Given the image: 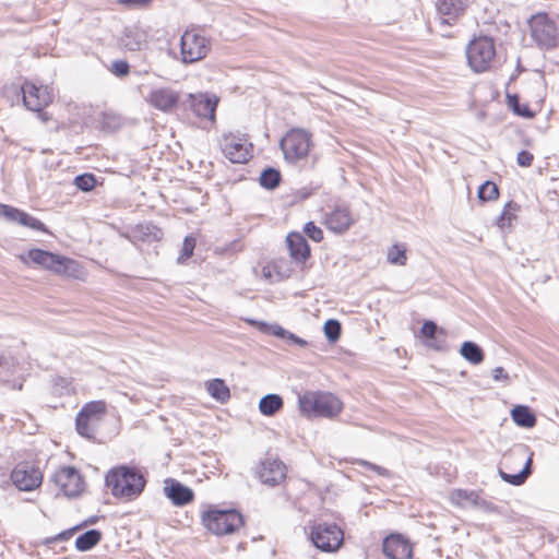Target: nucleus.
<instances>
[{
	"label": "nucleus",
	"mask_w": 559,
	"mask_h": 559,
	"mask_svg": "<svg viewBox=\"0 0 559 559\" xmlns=\"http://www.w3.org/2000/svg\"><path fill=\"white\" fill-rule=\"evenodd\" d=\"M105 484L114 497L132 500L143 492L146 479L136 467L119 465L107 472Z\"/></svg>",
	"instance_id": "obj_1"
},
{
	"label": "nucleus",
	"mask_w": 559,
	"mask_h": 559,
	"mask_svg": "<svg viewBox=\"0 0 559 559\" xmlns=\"http://www.w3.org/2000/svg\"><path fill=\"white\" fill-rule=\"evenodd\" d=\"M300 412L307 417L337 416L343 407L342 402L332 393L307 391L298 397Z\"/></svg>",
	"instance_id": "obj_2"
},
{
	"label": "nucleus",
	"mask_w": 559,
	"mask_h": 559,
	"mask_svg": "<svg viewBox=\"0 0 559 559\" xmlns=\"http://www.w3.org/2000/svg\"><path fill=\"white\" fill-rule=\"evenodd\" d=\"M20 259L24 263L29 260L34 264L59 275L73 276L78 267V262L73 259L38 248L29 249L26 255H21Z\"/></svg>",
	"instance_id": "obj_3"
},
{
	"label": "nucleus",
	"mask_w": 559,
	"mask_h": 559,
	"mask_svg": "<svg viewBox=\"0 0 559 559\" xmlns=\"http://www.w3.org/2000/svg\"><path fill=\"white\" fill-rule=\"evenodd\" d=\"M202 524L216 536L233 534L243 525L242 515L234 509H210L202 514Z\"/></svg>",
	"instance_id": "obj_4"
},
{
	"label": "nucleus",
	"mask_w": 559,
	"mask_h": 559,
	"mask_svg": "<svg viewBox=\"0 0 559 559\" xmlns=\"http://www.w3.org/2000/svg\"><path fill=\"white\" fill-rule=\"evenodd\" d=\"M496 47L491 37L480 36L469 41L466 58L473 71L480 73L488 70L495 60Z\"/></svg>",
	"instance_id": "obj_5"
},
{
	"label": "nucleus",
	"mask_w": 559,
	"mask_h": 559,
	"mask_svg": "<svg viewBox=\"0 0 559 559\" xmlns=\"http://www.w3.org/2000/svg\"><path fill=\"white\" fill-rule=\"evenodd\" d=\"M311 134L304 129H290L281 140L280 147L284 158L289 164H295L309 154Z\"/></svg>",
	"instance_id": "obj_6"
},
{
	"label": "nucleus",
	"mask_w": 559,
	"mask_h": 559,
	"mask_svg": "<svg viewBox=\"0 0 559 559\" xmlns=\"http://www.w3.org/2000/svg\"><path fill=\"white\" fill-rule=\"evenodd\" d=\"M528 25L532 38L540 48L551 49L557 46L559 27L555 19L547 13H538L530 19Z\"/></svg>",
	"instance_id": "obj_7"
},
{
	"label": "nucleus",
	"mask_w": 559,
	"mask_h": 559,
	"mask_svg": "<svg viewBox=\"0 0 559 559\" xmlns=\"http://www.w3.org/2000/svg\"><path fill=\"white\" fill-rule=\"evenodd\" d=\"M310 540L313 546L324 552H334L343 544V531L335 523H314L310 526Z\"/></svg>",
	"instance_id": "obj_8"
},
{
	"label": "nucleus",
	"mask_w": 559,
	"mask_h": 559,
	"mask_svg": "<svg viewBox=\"0 0 559 559\" xmlns=\"http://www.w3.org/2000/svg\"><path fill=\"white\" fill-rule=\"evenodd\" d=\"M221 148L224 156L233 164H246L253 156V145L242 134H224Z\"/></svg>",
	"instance_id": "obj_9"
},
{
	"label": "nucleus",
	"mask_w": 559,
	"mask_h": 559,
	"mask_svg": "<svg viewBox=\"0 0 559 559\" xmlns=\"http://www.w3.org/2000/svg\"><path fill=\"white\" fill-rule=\"evenodd\" d=\"M210 49V40L194 31H186L180 38V51L185 63L204 59Z\"/></svg>",
	"instance_id": "obj_10"
},
{
	"label": "nucleus",
	"mask_w": 559,
	"mask_h": 559,
	"mask_svg": "<svg viewBox=\"0 0 559 559\" xmlns=\"http://www.w3.org/2000/svg\"><path fill=\"white\" fill-rule=\"evenodd\" d=\"M51 480L59 487L60 491L71 498L83 491V479L79 471L73 466H64L55 472Z\"/></svg>",
	"instance_id": "obj_11"
},
{
	"label": "nucleus",
	"mask_w": 559,
	"mask_h": 559,
	"mask_svg": "<svg viewBox=\"0 0 559 559\" xmlns=\"http://www.w3.org/2000/svg\"><path fill=\"white\" fill-rule=\"evenodd\" d=\"M23 103L25 107L33 111H40L48 106L53 98L52 88L49 86H37L32 82H25L22 87Z\"/></svg>",
	"instance_id": "obj_12"
},
{
	"label": "nucleus",
	"mask_w": 559,
	"mask_h": 559,
	"mask_svg": "<svg viewBox=\"0 0 559 559\" xmlns=\"http://www.w3.org/2000/svg\"><path fill=\"white\" fill-rule=\"evenodd\" d=\"M218 104V98L210 94H189L183 102V106L193 111V114L203 119L212 122L215 121V111Z\"/></svg>",
	"instance_id": "obj_13"
},
{
	"label": "nucleus",
	"mask_w": 559,
	"mask_h": 559,
	"mask_svg": "<svg viewBox=\"0 0 559 559\" xmlns=\"http://www.w3.org/2000/svg\"><path fill=\"white\" fill-rule=\"evenodd\" d=\"M11 479L20 490L32 491L41 484L43 474L38 467L21 463L13 468Z\"/></svg>",
	"instance_id": "obj_14"
},
{
	"label": "nucleus",
	"mask_w": 559,
	"mask_h": 559,
	"mask_svg": "<svg viewBox=\"0 0 559 559\" xmlns=\"http://www.w3.org/2000/svg\"><path fill=\"white\" fill-rule=\"evenodd\" d=\"M324 223L332 233L343 235L355 223V218L347 205L335 204L333 209L326 213Z\"/></svg>",
	"instance_id": "obj_15"
},
{
	"label": "nucleus",
	"mask_w": 559,
	"mask_h": 559,
	"mask_svg": "<svg viewBox=\"0 0 559 559\" xmlns=\"http://www.w3.org/2000/svg\"><path fill=\"white\" fill-rule=\"evenodd\" d=\"M248 322L257 328L260 332L264 334L273 335L277 338L283 340L287 345L289 346H298V347H306L308 346V342L298 335L292 333L290 331L284 329L277 323L271 324L264 321L259 320H248Z\"/></svg>",
	"instance_id": "obj_16"
},
{
	"label": "nucleus",
	"mask_w": 559,
	"mask_h": 559,
	"mask_svg": "<svg viewBox=\"0 0 559 559\" xmlns=\"http://www.w3.org/2000/svg\"><path fill=\"white\" fill-rule=\"evenodd\" d=\"M257 476L261 483L274 487L285 479L286 466L278 459L267 457L260 463Z\"/></svg>",
	"instance_id": "obj_17"
},
{
	"label": "nucleus",
	"mask_w": 559,
	"mask_h": 559,
	"mask_svg": "<svg viewBox=\"0 0 559 559\" xmlns=\"http://www.w3.org/2000/svg\"><path fill=\"white\" fill-rule=\"evenodd\" d=\"M383 554L389 559H413V547L402 534L395 533L383 539Z\"/></svg>",
	"instance_id": "obj_18"
},
{
	"label": "nucleus",
	"mask_w": 559,
	"mask_h": 559,
	"mask_svg": "<svg viewBox=\"0 0 559 559\" xmlns=\"http://www.w3.org/2000/svg\"><path fill=\"white\" fill-rule=\"evenodd\" d=\"M179 93L169 87L152 90L145 97L146 103L163 112H170L179 103Z\"/></svg>",
	"instance_id": "obj_19"
},
{
	"label": "nucleus",
	"mask_w": 559,
	"mask_h": 559,
	"mask_svg": "<svg viewBox=\"0 0 559 559\" xmlns=\"http://www.w3.org/2000/svg\"><path fill=\"white\" fill-rule=\"evenodd\" d=\"M467 7V0H438L437 13L441 25H452Z\"/></svg>",
	"instance_id": "obj_20"
},
{
	"label": "nucleus",
	"mask_w": 559,
	"mask_h": 559,
	"mask_svg": "<svg viewBox=\"0 0 559 559\" xmlns=\"http://www.w3.org/2000/svg\"><path fill=\"white\" fill-rule=\"evenodd\" d=\"M164 492L166 497L177 507L190 503L194 498L193 490L174 478L165 480Z\"/></svg>",
	"instance_id": "obj_21"
},
{
	"label": "nucleus",
	"mask_w": 559,
	"mask_h": 559,
	"mask_svg": "<svg viewBox=\"0 0 559 559\" xmlns=\"http://www.w3.org/2000/svg\"><path fill=\"white\" fill-rule=\"evenodd\" d=\"M120 45L129 51H141L147 46V34L136 25L127 26L120 37Z\"/></svg>",
	"instance_id": "obj_22"
},
{
	"label": "nucleus",
	"mask_w": 559,
	"mask_h": 559,
	"mask_svg": "<svg viewBox=\"0 0 559 559\" xmlns=\"http://www.w3.org/2000/svg\"><path fill=\"white\" fill-rule=\"evenodd\" d=\"M290 257L298 262H305L310 255L307 239L300 233H290L286 237Z\"/></svg>",
	"instance_id": "obj_23"
},
{
	"label": "nucleus",
	"mask_w": 559,
	"mask_h": 559,
	"mask_svg": "<svg viewBox=\"0 0 559 559\" xmlns=\"http://www.w3.org/2000/svg\"><path fill=\"white\" fill-rule=\"evenodd\" d=\"M512 420L520 427L532 428L536 425V416L526 405H516L511 411Z\"/></svg>",
	"instance_id": "obj_24"
},
{
	"label": "nucleus",
	"mask_w": 559,
	"mask_h": 559,
	"mask_svg": "<svg viewBox=\"0 0 559 559\" xmlns=\"http://www.w3.org/2000/svg\"><path fill=\"white\" fill-rule=\"evenodd\" d=\"M462 357L472 365H479L484 361L485 354L483 348L475 342L465 341L460 348Z\"/></svg>",
	"instance_id": "obj_25"
},
{
	"label": "nucleus",
	"mask_w": 559,
	"mask_h": 559,
	"mask_svg": "<svg viewBox=\"0 0 559 559\" xmlns=\"http://www.w3.org/2000/svg\"><path fill=\"white\" fill-rule=\"evenodd\" d=\"M284 406L281 395L270 393L261 397L259 402V411L264 416H273Z\"/></svg>",
	"instance_id": "obj_26"
},
{
	"label": "nucleus",
	"mask_w": 559,
	"mask_h": 559,
	"mask_svg": "<svg viewBox=\"0 0 559 559\" xmlns=\"http://www.w3.org/2000/svg\"><path fill=\"white\" fill-rule=\"evenodd\" d=\"M531 464H532V454L530 456H527L524 467L520 472L514 473V474H509V473L504 472L502 468H499V475L506 483L511 484L513 486H521L525 483V480L532 473Z\"/></svg>",
	"instance_id": "obj_27"
},
{
	"label": "nucleus",
	"mask_w": 559,
	"mask_h": 559,
	"mask_svg": "<svg viewBox=\"0 0 559 559\" xmlns=\"http://www.w3.org/2000/svg\"><path fill=\"white\" fill-rule=\"evenodd\" d=\"M102 540V532L92 528L79 535L75 540V548L79 551H88Z\"/></svg>",
	"instance_id": "obj_28"
},
{
	"label": "nucleus",
	"mask_w": 559,
	"mask_h": 559,
	"mask_svg": "<svg viewBox=\"0 0 559 559\" xmlns=\"http://www.w3.org/2000/svg\"><path fill=\"white\" fill-rule=\"evenodd\" d=\"M207 393L216 401L225 403L230 397L229 388L222 379H213L206 383Z\"/></svg>",
	"instance_id": "obj_29"
},
{
	"label": "nucleus",
	"mask_w": 559,
	"mask_h": 559,
	"mask_svg": "<svg viewBox=\"0 0 559 559\" xmlns=\"http://www.w3.org/2000/svg\"><path fill=\"white\" fill-rule=\"evenodd\" d=\"M480 497L477 491L466 489H454L451 492V501L457 506H478Z\"/></svg>",
	"instance_id": "obj_30"
},
{
	"label": "nucleus",
	"mask_w": 559,
	"mask_h": 559,
	"mask_svg": "<svg viewBox=\"0 0 559 559\" xmlns=\"http://www.w3.org/2000/svg\"><path fill=\"white\" fill-rule=\"evenodd\" d=\"M106 413V403L104 401H91L86 403L79 412L82 417L99 423Z\"/></svg>",
	"instance_id": "obj_31"
},
{
	"label": "nucleus",
	"mask_w": 559,
	"mask_h": 559,
	"mask_svg": "<svg viewBox=\"0 0 559 559\" xmlns=\"http://www.w3.org/2000/svg\"><path fill=\"white\" fill-rule=\"evenodd\" d=\"M96 426V421L87 419V417H82L81 414L78 413L75 429L81 437L93 439L95 437Z\"/></svg>",
	"instance_id": "obj_32"
},
{
	"label": "nucleus",
	"mask_w": 559,
	"mask_h": 559,
	"mask_svg": "<svg viewBox=\"0 0 559 559\" xmlns=\"http://www.w3.org/2000/svg\"><path fill=\"white\" fill-rule=\"evenodd\" d=\"M281 179L282 176L280 170L273 167H267L261 173L259 181L263 188L273 190L278 187Z\"/></svg>",
	"instance_id": "obj_33"
},
{
	"label": "nucleus",
	"mask_w": 559,
	"mask_h": 559,
	"mask_svg": "<svg viewBox=\"0 0 559 559\" xmlns=\"http://www.w3.org/2000/svg\"><path fill=\"white\" fill-rule=\"evenodd\" d=\"M519 210V205L513 202L509 201L506 203L502 213L498 216L496 224L500 229H504L507 227H510L512 224V221L515 219L514 212Z\"/></svg>",
	"instance_id": "obj_34"
},
{
	"label": "nucleus",
	"mask_w": 559,
	"mask_h": 559,
	"mask_svg": "<svg viewBox=\"0 0 559 559\" xmlns=\"http://www.w3.org/2000/svg\"><path fill=\"white\" fill-rule=\"evenodd\" d=\"M508 104L513 112L523 118H533L535 112L528 107L527 104H522L516 94L508 95Z\"/></svg>",
	"instance_id": "obj_35"
},
{
	"label": "nucleus",
	"mask_w": 559,
	"mask_h": 559,
	"mask_svg": "<svg viewBox=\"0 0 559 559\" xmlns=\"http://www.w3.org/2000/svg\"><path fill=\"white\" fill-rule=\"evenodd\" d=\"M406 247L402 243H395L391 246L388 250V261L394 265H405L406 264Z\"/></svg>",
	"instance_id": "obj_36"
},
{
	"label": "nucleus",
	"mask_w": 559,
	"mask_h": 559,
	"mask_svg": "<svg viewBox=\"0 0 559 559\" xmlns=\"http://www.w3.org/2000/svg\"><path fill=\"white\" fill-rule=\"evenodd\" d=\"M323 332L329 342L335 343L341 337L342 325L336 319H329L323 325Z\"/></svg>",
	"instance_id": "obj_37"
},
{
	"label": "nucleus",
	"mask_w": 559,
	"mask_h": 559,
	"mask_svg": "<svg viewBox=\"0 0 559 559\" xmlns=\"http://www.w3.org/2000/svg\"><path fill=\"white\" fill-rule=\"evenodd\" d=\"M499 197V189L496 183L492 181H485L479 188H478V198L479 200L486 202V201H492L496 200Z\"/></svg>",
	"instance_id": "obj_38"
},
{
	"label": "nucleus",
	"mask_w": 559,
	"mask_h": 559,
	"mask_svg": "<svg viewBox=\"0 0 559 559\" xmlns=\"http://www.w3.org/2000/svg\"><path fill=\"white\" fill-rule=\"evenodd\" d=\"M17 224H20L22 226H25V227H28V228L34 229V230H39V231L48 233V229H47L46 225L41 221H39L38 218L29 215L28 213H26L24 211H22Z\"/></svg>",
	"instance_id": "obj_39"
},
{
	"label": "nucleus",
	"mask_w": 559,
	"mask_h": 559,
	"mask_svg": "<svg viewBox=\"0 0 559 559\" xmlns=\"http://www.w3.org/2000/svg\"><path fill=\"white\" fill-rule=\"evenodd\" d=\"M52 391L57 395H70L73 392L71 381L64 377L52 378Z\"/></svg>",
	"instance_id": "obj_40"
},
{
	"label": "nucleus",
	"mask_w": 559,
	"mask_h": 559,
	"mask_svg": "<svg viewBox=\"0 0 559 559\" xmlns=\"http://www.w3.org/2000/svg\"><path fill=\"white\" fill-rule=\"evenodd\" d=\"M73 183L79 190H81L83 192H88L94 189L95 183H96V178L93 174L85 173V174L78 175L74 178Z\"/></svg>",
	"instance_id": "obj_41"
},
{
	"label": "nucleus",
	"mask_w": 559,
	"mask_h": 559,
	"mask_svg": "<svg viewBox=\"0 0 559 559\" xmlns=\"http://www.w3.org/2000/svg\"><path fill=\"white\" fill-rule=\"evenodd\" d=\"M438 334H442L443 336H445V332L443 329L439 328L436 322L431 321V320H427L423 323L421 325V329H420V335L428 340V338H431V340H435V335H438Z\"/></svg>",
	"instance_id": "obj_42"
},
{
	"label": "nucleus",
	"mask_w": 559,
	"mask_h": 559,
	"mask_svg": "<svg viewBox=\"0 0 559 559\" xmlns=\"http://www.w3.org/2000/svg\"><path fill=\"white\" fill-rule=\"evenodd\" d=\"M195 243H197V241H195L194 237H192V236L185 237L180 254L177 259L178 263H183L186 260H188L193 254Z\"/></svg>",
	"instance_id": "obj_43"
},
{
	"label": "nucleus",
	"mask_w": 559,
	"mask_h": 559,
	"mask_svg": "<svg viewBox=\"0 0 559 559\" xmlns=\"http://www.w3.org/2000/svg\"><path fill=\"white\" fill-rule=\"evenodd\" d=\"M109 71L117 78H124L130 72V64L126 60L112 61Z\"/></svg>",
	"instance_id": "obj_44"
},
{
	"label": "nucleus",
	"mask_w": 559,
	"mask_h": 559,
	"mask_svg": "<svg viewBox=\"0 0 559 559\" xmlns=\"http://www.w3.org/2000/svg\"><path fill=\"white\" fill-rule=\"evenodd\" d=\"M304 231L311 240L316 242H320L323 239L322 229L317 226L313 222H308L305 224Z\"/></svg>",
	"instance_id": "obj_45"
},
{
	"label": "nucleus",
	"mask_w": 559,
	"mask_h": 559,
	"mask_svg": "<svg viewBox=\"0 0 559 559\" xmlns=\"http://www.w3.org/2000/svg\"><path fill=\"white\" fill-rule=\"evenodd\" d=\"M22 210L14 206L3 204L1 217L5 218L10 223H17L21 216Z\"/></svg>",
	"instance_id": "obj_46"
},
{
	"label": "nucleus",
	"mask_w": 559,
	"mask_h": 559,
	"mask_svg": "<svg viewBox=\"0 0 559 559\" xmlns=\"http://www.w3.org/2000/svg\"><path fill=\"white\" fill-rule=\"evenodd\" d=\"M526 453H527V448L525 445H523V444L515 445L507 454H504L502 464H506V462L509 459H516V460L522 461L526 456Z\"/></svg>",
	"instance_id": "obj_47"
},
{
	"label": "nucleus",
	"mask_w": 559,
	"mask_h": 559,
	"mask_svg": "<svg viewBox=\"0 0 559 559\" xmlns=\"http://www.w3.org/2000/svg\"><path fill=\"white\" fill-rule=\"evenodd\" d=\"M357 464L360 466H364L368 469H371V471L376 472L377 474L384 476V477H389L391 474L389 469H386L380 465L373 464L371 462L365 461V460H358Z\"/></svg>",
	"instance_id": "obj_48"
},
{
	"label": "nucleus",
	"mask_w": 559,
	"mask_h": 559,
	"mask_svg": "<svg viewBox=\"0 0 559 559\" xmlns=\"http://www.w3.org/2000/svg\"><path fill=\"white\" fill-rule=\"evenodd\" d=\"M152 0H117V3L128 9H141L147 7Z\"/></svg>",
	"instance_id": "obj_49"
},
{
	"label": "nucleus",
	"mask_w": 559,
	"mask_h": 559,
	"mask_svg": "<svg viewBox=\"0 0 559 559\" xmlns=\"http://www.w3.org/2000/svg\"><path fill=\"white\" fill-rule=\"evenodd\" d=\"M534 160V156L531 152L522 150L518 153L516 162L521 167H530Z\"/></svg>",
	"instance_id": "obj_50"
},
{
	"label": "nucleus",
	"mask_w": 559,
	"mask_h": 559,
	"mask_svg": "<svg viewBox=\"0 0 559 559\" xmlns=\"http://www.w3.org/2000/svg\"><path fill=\"white\" fill-rule=\"evenodd\" d=\"M317 189L318 187L312 186L301 187L298 190H296L295 197L298 198L299 200H306L310 198Z\"/></svg>",
	"instance_id": "obj_51"
},
{
	"label": "nucleus",
	"mask_w": 559,
	"mask_h": 559,
	"mask_svg": "<svg viewBox=\"0 0 559 559\" xmlns=\"http://www.w3.org/2000/svg\"><path fill=\"white\" fill-rule=\"evenodd\" d=\"M425 345L436 350H442L444 348V341H440L437 335L435 340L428 338L425 341Z\"/></svg>",
	"instance_id": "obj_52"
},
{
	"label": "nucleus",
	"mask_w": 559,
	"mask_h": 559,
	"mask_svg": "<svg viewBox=\"0 0 559 559\" xmlns=\"http://www.w3.org/2000/svg\"><path fill=\"white\" fill-rule=\"evenodd\" d=\"M492 376L496 381H506L509 379V374L506 372V370L502 367H496L492 370Z\"/></svg>",
	"instance_id": "obj_53"
},
{
	"label": "nucleus",
	"mask_w": 559,
	"mask_h": 559,
	"mask_svg": "<svg viewBox=\"0 0 559 559\" xmlns=\"http://www.w3.org/2000/svg\"><path fill=\"white\" fill-rule=\"evenodd\" d=\"M82 525L74 526L73 528L69 530L68 532H62L59 537L60 539H66L67 535L71 534L73 531L80 528Z\"/></svg>",
	"instance_id": "obj_54"
},
{
	"label": "nucleus",
	"mask_w": 559,
	"mask_h": 559,
	"mask_svg": "<svg viewBox=\"0 0 559 559\" xmlns=\"http://www.w3.org/2000/svg\"><path fill=\"white\" fill-rule=\"evenodd\" d=\"M98 521V518L96 515H93L88 518L84 524H95Z\"/></svg>",
	"instance_id": "obj_55"
}]
</instances>
